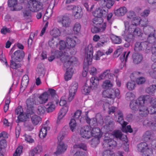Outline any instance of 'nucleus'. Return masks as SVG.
Segmentation results:
<instances>
[{
	"label": "nucleus",
	"instance_id": "nucleus-12",
	"mask_svg": "<svg viewBox=\"0 0 156 156\" xmlns=\"http://www.w3.org/2000/svg\"><path fill=\"white\" fill-rule=\"evenodd\" d=\"M35 99L33 98H29L26 101V105L27 108V111L30 114H33L34 112V109L35 106L37 105Z\"/></svg>",
	"mask_w": 156,
	"mask_h": 156
},
{
	"label": "nucleus",
	"instance_id": "nucleus-27",
	"mask_svg": "<svg viewBox=\"0 0 156 156\" xmlns=\"http://www.w3.org/2000/svg\"><path fill=\"white\" fill-rule=\"evenodd\" d=\"M132 58L135 64L139 63L143 59L142 55L139 53H134L132 55Z\"/></svg>",
	"mask_w": 156,
	"mask_h": 156
},
{
	"label": "nucleus",
	"instance_id": "nucleus-41",
	"mask_svg": "<svg viewBox=\"0 0 156 156\" xmlns=\"http://www.w3.org/2000/svg\"><path fill=\"white\" fill-rule=\"evenodd\" d=\"M7 146L6 140L5 139L0 141V154H4L3 150Z\"/></svg>",
	"mask_w": 156,
	"mask_h": 156
},
{
	"label": "nucleus",
	"instance_id": "nucleus-55",
	"mask_svg": "<svg viewBox=\"0 0 156 156\" xmlns=\"http://www.w3.org/2000/svg\"><path fill=\"white\" fill-rule=\"evenodd\" d=\"M126 87L129 90H133L135 87V83L134 81H129L126 84Z\"/></svg>",
	"mask_w": 156,
	"mask_h": 156
},
{
	"label": "nucleus",
	"instance_id": "nucleus-54",
	"mask_svg": "<svg viewBox=\"0 0 156 156\" xmlns=\"http://www.w3.org/2000/svg\"><path fill=\"white\" fill-rule=\"evenodd\" d=\"M46 108L44 106L41 105L38 106L37 109V112L39 115L43 114L45 112Z\"/></svg>",
	"mask_w": 156,
	"mask_h": 156
},
{
	"label": "nucleus",
	"instance_id": "nucleus-64",
	"mask_svg": "<svg viewBox=\"0 0 156 156\" xmlns=\"http://www.w3.org/2000/svg\"><path fill=\"white\" fill-rule=\"evenodd\" d=\"M149 23V21L147 19L144 18L142 20L140 19V24L142 26L144 27H146L148 25Z\"/></svg>",
	"mask_w": 156,
	"mask_h": 156
},
{
	"label": "nucleus",
	"instance_id": "nucleus-62",
	"mask_svg": "<svg viewBox=\"0 0 156 156\" xmlns=\"http://www.w3.org/2000/svg\"><path fill=\"white\" fill-rule=\"evenodd\" d=\"M114 0H103V2L106 5L107 7L108 8H110L112 7L114 4Z\"/></svg>",
	"mask_w": 156,
	"mask_h": 156
},
{
	"label": "nucleus",
	"instance_id": "nucleus-4",
	"mask_svg": "<svg viewBox=\"0 0 156 156\" xmlns=\"http://www.w3.org/2000/svg\"><path fill=\"white\" fill-rule=\"evenodd\" d=\"M153 44L148 41L137 42L135 44L134 49L137 51L145 50L147 53H148L151 51Z\"/></svg>",
	"mask_w": 156,
	"mask_h": 156
},
{
	"label": "nucleus",
	"instance_id": "nucleus-52",
	"mask_svg": "<svg viewBox=\"0 0 156 156\" xmlns=\"http://www.w3.org/2000/svg\"><path fill=\"white\" fill-rule=\"evenodd\" d=\"M102 22L103 20L101 18L95 17L94 19L93 22L94 24L95 25H96V26L101 25V26L102 25L101 23Z\"/></svg>",
	"mask_w": 156,
	"mask_h": 156
},
{
	"label": "nucleus",
	"instance_id": "nucleus-19",
	"mask_svg": "<svg viewBox=\"0 0 156 156\" xmlns=\"http://www.w3.org/2000/svg\"><path fill=\"white\" fill-rule=\"evenodd\" d=\"M99 118H100V121L102 120V117L101 115L98 114L96 116V118H93L90 119L87 118L86 119V121L91 127L94 128L97 125V121Z\"/></svg>",
	"mask_w": 156,
	"mask_h": 156
},
{
	"label": "nucleus",
	"instance_id": "nucleus-60",
	"mask_svg": "<svg viewBox=\"0 0 156 156\" xmlns=\"http://www.w3.org/2000/svg\"><path fill=\"white\" fill-rule=\"evenodd\" d=\"M58 45L59 46V49L61 51L64 50L66 47V45L65 42L64 41H59Z\"/></svg>",
	"mask_w": 156,
	"mask_h": 156
},
{
	"label": "nucleus",
	"instance_id": "nucleus-56",
	"mask_svg": "<svg viewBox=\"0 0 156 156\" xmlns=\"http://www.w3.org/2000/svg\"><path fill=\"white\" fill-rule=\"evenodd\" d=\"M73 149L80 148L84 150H87V147L86 145L82 143L75 144L73 145Z\"/></svg>",
	"mask_w": 156,
	"mask_h": 156
},
{
	"label": "nucleus",
	"instance_id": "nucleus-24",
	"mask_svg": "<svg viewBox=\"0 0 156 156\" xmlns=\"http://www.w3.org/2000/svg\"><path fill=\"white\" fill-rule=\"evenodd\" d=\"M129 31L134 33V34L138 36H141L142 33L139 28H136L135 26L130 25L129 27Z\"/></svg>",
	"mask_w": 156,
	"mask_h": 156
},
{
	"label": "nucleus",
	"instance_id": "nucleus-5",
	"mask_svg": "<svg viewBox=\"0 0 156 156\" xmlns=\"http://www.w3.org/2000/svg\"><path fill=\"white\" fill-rule=\"evenodd\" d=\"M93 49L91 44H89L85 50V55L84 60V64L86 65L91 64L93 58Z\"/></svg>",
	"mask_w": 156,
	"mask_h": 156
},
{
	"label": "nucleus",
	"instance_id": "nucleus-38",
	"mask_svg": "<svg viewBox=\"0 0 156 156\" xmlns=\"http://www.w3.org/2000/svg\"><path fill=\"white\" fill-rule=\"evenodd\" d=\"M110 38L112 42L114 44H119L122 42L121 38L119 37L112 34L110 36Z\"/></svg>",
	"mask_w": 156,
	"mask_h": 156
},
{
	"label": "nucleus",
	"instance_id": "nucleus-39",
	"mask_svg": "<svg viewBox=\"0 0 156 156\" xmlns=\"http://www.w3.org/2000/svg\"><path fill=\"white\" fill-rule=\"evenodd\" d=\"M112 135L117 139L122 140V132L119 130H115L112 133Z\"/></svg>",
	"mask_w": 156,
	"mask_h": 156
},
{
	"label": "nucleus",
	"instance_id": "nucleus-8",
	"mask_svg": "<svg viewBox=\"0 0 156 156\" xmlns=\"http://www.w3.org/2000/svg\"><path fill=\"white\" fill-rule=\"evenodd\" d=\"M42 3L36 0H30L28 2V8L32 12H37L42 8Z\"/></svg>",
	"mask_w": 156,
	"mask_h": 156
},
{
	"label": "nucleus",
	"instance_id": "nucleus-36",
	"mask_svg": "<svg viewBox=\"0 0 156 156\" xmlns=\"http://www.w3.org/2000/svg\"><path fill=\"white\" fill-rule=\"evenodd\" d=\"M49 96V94H48V92H45L43 93L39 97L41 103L43 104L46 102L48 100Z\"/></svg>",
	"mask_w": 156,
	"mask_h": 156
},
{
	"label": "nucleus",
	"instance_id": "nucleus-18",
	"mask_svg": "<svg viewBox=\"0 0 156 156\" xmlns=\"http://www.w3.org/2000/svg\"><path fill=\"white\" fill-rule=\"evenodd\" d=\"M109 117H108L105 118L106 121H105V125L104 126L103 128L107 132L112 131L115 127L114 122L112 120L108 119Z\"/></svg>",
	"mask_w": 156,
	"mask_h": 156
},
{
	"label": "nucleus",
	"instance_id": "nucleus-46",
	"mask_svg": "<svg viewBox=\"0 0 156 156\" xmlns=\"http://www.w3.org/2000/svg\"><path fill=\"white\" fill-rule=\"evenodd\" d=\"M8 4L9 7H13V11L17 10L16 8V5L17 4V0H8Z\"/></svg>",
	"mask_w": 156,
	"mask_h": 156
},
{
	"label": "nucleus",
	"instance_id": "nucleus-26",
	"mask_svg": "<svg viewBox=\"0 0 156 156\" xmlns=\"http://www.w3.org/2000/svg\"><path fill=\"white\" fill-rule=\"evenodd\" d=\"M67 148V146L62 142H60L57 147V150L55 152L57 155L64 153Z\"/></svg>",
	"mask_w": 156,
	"mask_h": 156
},
{
	"label": "nucleus",
	"instance_id": "nucleus-11",
	"mask_svg": "<svg viewBox=\"0 0 156 156\" xmlns=\"http://www.w3.org/2000/svg\"><path fill=\"white\" fill-rule=\"evenodd\" d=\"M120 92L119 89H116L115 90L110 88L104 91L103 95L105 97L114 99L115 97H117L119 94Z\"/></svg>",
	"mask_w": 156,
	"mask_h": 156
},
{
	"label": "nucleus",
	"instance_id": "nucleus-16",
	"mask_svg": "<svg viewBox=\"0 0 156 156\" xmlns=\"http://www.w3.org/2000/svg\"><path fill=\"white\" fill-rule=\"evenodd\" d=\"M80 135L83 137L87 139L92 136L91 130L89 127L86 126L82 128L80 131Z\"/></svg>",
	"mask_w": 156,
	"mask_h": 156
},
{
	"label": "nucleus",
	"instance_id": "nucleus-44",
	"mask_svg": "<svg viewBox=\"0 0 156 156\" xmlns=\"http://www.w3.org/2000/svg\"><path fill=\"white\" fill-rule=\"evenodd\" d=\"M151 51L152 54L151 57V59L153 61H155V60H156V44L155 42L153 44Z\"/></svg>",
	"mask_w": 156,
	"mask_h": 156
},
{
	"label": "nucleus",
	"instance_id": "nucleus-48",
	"mask_svg": "<svg viewBox=\"0 0 156 156\" xmlns=\"http://www.w3.org/2000/svg\"><path fill=\"white\" fill-rule=\"evenodd\" d=\"M61 33L59 30L57 28H55L52 29L50 32V34L54 38L59 36Z\"/></svg>",
	"mask_w": 156,
	"mask_h": 156
},
{
	"label": "nucleus",
	"instance_id": "nucleus-59",
	"mask_svg": "<svg viewBox=\"0 0 156 156\" xmlns=\"http://www.w3.org/2000/svg\"><path fill=\"white\" fill-rule=\"evenodd\" d=\"M30 9L26 8L23 11V16L26 18H30L31 17V12Z\"/></svg>",
	"mask_w": 156,
	"mask_h": 156
},
{
	"label": "nucleus",
	"instance_id": "nucleus-22",
	"mask_svg": "<svg viewBox=\"0 0 156 156\" xmlns=\"http://www.w3.org/2000/svg\"><path fill=\"white\" fill-rule=\"evenodd\" d=\"M106 27V24L105 23L102 24L101 26H96L94 25V27L91 28V31L93 33L102 32L105 30Z\"/></svg>",
	"mask_w": 156,
	"mask_h": 156
},
{
	"label": "nucleus",
	"instance_id": "nucleus-3",
	"mask_svg": "<svg viewBox=\"0 0 156 156\" xmlns=\"http://www.w3.org/2000/svg\"><path fill=\"white\" fill-rule=\"evenodd\" d=\"M148 96H144L140 97L136 100L131 101L130 107L133 110H136L139 109L140 111V108L141 107H144L145 104V101H147Z\"/></svg>",
	"mask_w": 156,
	"mask_h": 156
},
{
	"label": "nucleus",
	"instance_id": "nucleus-50",
	"mask_svg": "<svg viewBox=\"0 0 156 156\" xmlns=\"http://www.w3.org/2000/svg\"><path fill=\"white\" fill-rule=\"evenodd\" d=\"M47 134V129L46 127H44L41 128L39 133V136L40 138H44Z\"/></svg>",
	"mask_w": 156,
	"mask_h": 156
},
{
	"label": "nucleus",
	"instance_id": "nucleus-28",
	"mask_svg": "<svg viewBox=\"0 0 156 156\" xmlns=\"http://www.w3.org/2000/svg\"><path fill=\"white\" fill-rule=\"evenodd\" d=\"M73 12L74 17L76 18L80 19L82 17V10L80 7L75 6Z\"/></svg>",
	"mask_w": 156,
	"mask_h": 156
},
{
	"label": "nucleus",
	"instance_id": "nucleus-32",
	"mask_svg": "<svg viewBox=\"0 0 156 156\" xmlns=\"http://www.w3.org/2000/svg\"><path fill=\"white\" fill-rule=\"evenodd\" d=\"M33 114H30L28 111H27V114L26 113H22L21 114L19 115L18 116V119L20 122H23L27 120L31 115Z\"/></svg>",
	"mask_w": 156,
	"mask_h": 156
},
{
	"label": "nucleus",
	"instance_id": "nucleus-15",
	"mask_svg": "<svg viewBox=\"0 0 156 156\" xmlns=\"http://www.w3.org/2000/svg\"><path fill=\"white\" fill-rule=\"evenodd\" d=\"M78 84L75 82H73L69 87V96L68 100L71 101L73 98L78 88Z\"/></svg>",
	"mask_w": 156,
	"mask_h": 156
},
{
	"label": "nucleus",
	"instance_id": "nucleus-25",
	"mask_svg": "<svg viewBox=\"0 0 156 156\" xmlns=\"http://www.w3.org/2000/svg\"><path fill=\"white\" fill-rule=\"evenodd\" d=\"M77 40V38L76 37H67L66 38V42L68 46V48H70L74 47L76 45Z\"/></svg>",
	"mask_w": 156,
	"mask_h": 156
},
{
	"label": "nucleus",
	"instance_id": "nucleus-42",
	"mask_svg": "<svg viewBox=\"0 0 156 156\" xmlns=\"http://www.w3.org/2000/svg\"><path fill=\"white\" fill-rule=\"evenodd\" d=\"M156 90V85H153L147 88L146 90V92L150 95H152Z\"/></svg>",
	"mask_w": 156,
	"mask_h": 156
},
{
	"label": "nucleus",
	"instance_id": "nucleus-37",
	"mask_svg": "<svg viewBox=\"0 0 156 156\" xmlns=\"http://www.w3.org/2000/svg\"><path fill=\"white\" fill-rule=\"evenodd\" d=\"M110 69H107L105 70L99 76L98 78V80H101L105 79H107L109 73H110Z\"/></svg>",
	"mask_w": 156,
	"mask_h": 156
},
{
	"label": "nucleus",
	"instance_id": "nucleus-6",
	"mask_svg": "<svg viewBox=\"0 0 156 156\" xmlns=\"http://www.w3.org/2000/svg\"><path fill=\"white\" fill-rule=\"evenodd\" d=\"M96 79L94 77H92L90 80V85L89 86L86 83L82 88L81 91L85 95L88 94L90 92L91 89L94 90L97 88V84L95 82Z\"/></svg>",
	"mask_w": 156,
	"mask_h": 156
},
{
	"label": "nucleus",
	"instance_id": "nucleus-47",
	"mask_svg": "<svg viewBox=\"0 0 156 156\" xmlns=\"http://www.w3.org/2000/svg\"><path fill=\"white\" fill-rule=\"evenodd\" d=\"M46 111H47L48 113L52 112L54 109L55 107V105L52 102L49 103L46 105Z\"/></svg>",
	"mask_w": 156,
	"mask_h": 156
},
{
	"label": "nucleus",
	"instance_id": "nucleus-1",
	"mask_svg": "<svg viewBox=\"0 0 156 156\" xmlns=\"http://www.w3.org/2000/svg\"><path fill=\"white\" fill-rule=\"evenodd\" d=\"M25 54L22 50H18L11 55V60H10V65L12 69H17L21 66V64L17 62H22L24 58Z\"/></svg>",
	"mask_w": 156,
	"mask_h": 156
},
{
	"label": "nucleus",
	"instance_id": "nucleus-20",
	"mask_svg": "<svg viewBox=\"0 0 156 156\" xmlns=\"http://www.w3.org/2000/svg\"><path fill=\"white\" fill-rule=\"evenodd\" d=\"M123 36V39L127 42H132L134 40V35L131 32H129V29L127 31H124Z\"/></svg>",
	"mask_w": 156,
	"mask_h": 156
},
{
	"label": "nucleus",
	"instance_id": "nucleus-51",
	"mask_svg": "<svg viewBox=\"0 0 156 156\" xmlns=\"http://www.w3.org/2000/svg\"><path fill=\"white\" fill-rule=\"evenodd\" d=\"M73 72V70H69V69H68L66 71L64 76L65 79L66 80L68 81L71 78Z\"/></svg>",
	"mask_w": 156,
	"mask_h": 156
},
{
	"label": "nucleus",
	"instance_id": "nucleus-33",
	"mask_svg": "<svg viewBox=\"0 0 156 156\" xmlns=\"http://www.w3.org/2000/svg\"><path fill=\"white\" fill-rule=\"evenodd\" d=\"M41 151V147L40 146H37L30 151L29 153V156H34L35 154H39Z\"/></svg>",
	"mask_w": 156,
	"mask_h": 156
},
{
	"label": "nucleus",
	"instance_id": "nucleus-23",
	"mask_svg": "<svg viewBox=\"0 0 156 156\" xmlns=\"http://www.w3.org/2000/svg\"><path fill=\"white\" fill-rule=\"evenodd\" d=\"M68 107L66 106L63 108L60 111L58 114L56 123L57 124L60 123V120L66 115L68 111Z\"/></svg>",
	"mask_w": 156,
	"mask_h": 156
},
{
	"label": "nucleus",
	"instance_id": "nucleus-10",
	"mask_svg": "<svg viewBox=\"0 0 156 156\" xmlns=\"http://www.w3.org/2000/svg\"><path fill=\"white\" fill-rule=\"evenodd\" d=\"M138 151L143 153V156H149L151 153L152 150L148 147L147 144L146 143H141L137 145Z\"/></svg>",
	"mask_w": 156,
	"mask_h": 156
},
{
	"label": "nucleus",
	"instance_id": "nucleus-61",
	"mask_svg": "<svg viewBox=\"0 0 156 156\" xmlns=\"http://www.w3.org/2000/svg\"><path fill=\"white\" fill-rule=\"evenodd\" d=\"M140 19L137 17H134L132 21V24L131 25L135 26V27L139 24H140Z\"/></svg>",
	"mask_w": 156,
	"mask_h": 156
},
{
	"label": "nucleus",
	"instance_id": "nucleus-13",
	"mask_svg": "<svg viewBox=\"0 0 156 156\" xmlns=\"http://www.w3.org/2000/svg\"><path fill=\"white\" fill-rule=\"evenodd\" d=\"M58 21L61 24L63 27L65 28L69 27L71 23V19L67 14L58 17Z\"/></svg>",
	"mask_w": 156,
	"mask_h": 156
},
{
	"label": "nucleus",
	"instance_id": "nucleus-29",
	"mask_svg": "<svg viewBox=\"0 0 156 156\" xmlns=\"http://www.w3.org/2000/svg\"><path fill=\"white\" fill-rule=\"evenodd\" d=\"M154 136V133L151 131H147L143 134V137L145 140L149 141L153 139Z\"/></svg>",
	"mask_w": 156,
	"mask_h": 156
},
{
	"label": "nucleus",
	"instance_id": "nucleus-45",
	"mask_svg": "<svg viewBox=\"0 0 156 156\" xmlns=\"http://www.w3.org/2000/svg\"><path fill=\"white\" fill-rule=\"evenodd\" d=\"M29 81V79L28 76L27 75H24L22 78L21 85L23 87H27Z\"/></svg>",
	"mask_w": 156,
	"mask_h": 156
},
{
	"label": "nucleus",
	"instance_id": "nucleus-21",
	"mask_svg": "<svg viewBox=\"0 0 156 156\" xmlns=\"http://www.w3.org/2000/svg\"><path fill=\"white\" fill-rule=\"evenodd\" d=\"M117 114L118 118L117 122L121 125L123 129L126 128L127 123L124 121V120L123 115L122 112L120 111H118L117 112Z\"/></svg>",
	"mask_w": 156,
	"mask_h": 156
},
{
	"label": "nucleus",
	"instance_id": "nucleus-17",
	"mask_svg": "<svg viewBox=\"0 0 156 156\" xmlns=\"http://www.w3.org/2000/svg\"><path fill=\"white\" fill-rule=\"evenodd\" d=\"M117 145L116 142L109 137H105L103 143L104 147L113 148Z\"/></svg>",
	"mask_w": 156,
	"mask_h": 156
},
{
	"label": "nucleus",
	"instance_id": "nucleus-31",
	"mask_svg": "<svg viewBox=\"0 0 156 156\" xmlns=\"http://www.w3.org/2000/svg\"><path fill=\"white\" fill-rule=\"evenodd\" d=\"M92 136L94 137L101 138L102 135L101 133L100 129L98 128H93L91 131Z\"/></svg>",
	"mask_w": 156,
	"mask_h": 156
},
{
	"label": "nucleus",
	"instance_id": "nucleus-53",
	"mask_svg": "<svg viewBox=\"0 0 156 156\" xmlns=\"http://www.w3.org/2000/svg\"><path fill=\"white\" fill-rule=\"evenodd\" d=\"M69 125L71 130L72 131H73L76 126V121L75 119H71L69 123Z\"/></svg>",
	"mask_w": 156,
	"mask_h": 156
},
{
	"label": "nucleus",
	"instance_id": "nucleus-9",
	"mask_svg": "<svg viewBox=\"0 0 156 156\" xmlns=\"http://www.w3.org/2000/svg\"><path fill=\"white\" fill-rule=\"evenodd\" d=\"M149 105H144V107H141L140 109V115L141 116H146L148 113L151 114H154L156 112V107L153 105L147 108Z\"/></svg>",
	"mask_w": 156,
	"mask_h": 156
},
{
	"label": "nucleus",
	"instance_id": "nucleus-57",
	"mask_svg": "<svg viewBox=\"0 0 156 156\" xmlns=\"http://www.w3.org/2000/svg\"><path fill=\"white\" fill-rule=\"evenodd\" d=\"M135 97V94L132 92H128L126 94V98L127 101L132 100Z\"/></svg>",
	"mask_w": 156,
	"mask_h": 156
},
{
	"label": "nucleus",
	"instance_id": "nucleus-63",
	"mask_svg": "<svg viewBox=\"0 0 156 156\" xmlns=\"http://www.w3.org/2000/svg\"><path fill=\"white\" fill-rule=\"evenodd\" d=\"M103 156H114V153L113 151L109 150L104 151L102 153Z\"/></svg>",
	"mask_w": 156,
	"mask_h": 156
},
{
	"label": "nucleus",
	"instance_id": "nucleus-35",
	"mask_svg": "<svg viewBox=\"0 0 156 156\" xmlns=\"http://www.w3.org/2000/svg\"><path fill=\"white\" fill-rule=\"evenodd\" d=\"M144 96H148V101H145V104L146 105H151L154 106H156V98H151L150 96L148 95H144Z\"/></svg>",
	"mask_w": 156,
	"mask_h": 156
},
{
	"label": "nucleus",
	"instance_id": "nucleus-34",
	"mask_svg": "<svg viewBox=\"0 0 156 156\" xmlns=\"http://www.w3.org/2000/svg\"><path fill=\"white\" fill-rule=\"evenodd\" d=\"M33 114L32 115H31L30 116L31 118V121L33 123L34 125H36L41 121V119L40 117Z\"/></svg>",
	"mask_w": 156,
	"mask_h": 156
},
{
	"label": "nucleus",
	"instance_id": "nucleus-49",
	"mask_svg": "<svg viewBox=\"0 0 156 156\" xmlns=\"http://www.w3.org/2000/svg\"><path fill=\"white\" fill-rule=\"evenodd\" d=\"M81 28L80 23L78 22L76 23L74 25L73 27V31L75 34L79 33Z\"/></svg>",
	"mask_w": 156,
	"mask_h": 156
},
{
	"label": "nucleus",
	"instance_id": "nucleus-7",
	"mask_svg": "<svg viewBox=\"0 0 156 156\" xmlns=\"http://www.w3.org/2000/svg\"><path fill=\"white\" fill-rule=\"evenodd\" d=\"M145 34L147 36V41L153 44L155 42V30L152 27H144L143 29Z\"/></svg>",
	"mask_w": 156,
	"mask_h": 156
},
{
	"label": "nucleus",
	"instance_id": "nucleus-30",
	"mask_svg": "<svg viewBox=\"0 0 156 156\" xmlns=\"http://www.w3.org/2000/svg\"><path fill=\"white\" fill-rule=\"evenodd\" d=\"M127 10L125 7H120L115 11V15L118 16H123L127 12Z\"/></svg>",
	"mask_w": 156,
	"mask_h": 156
},
{
	"label": "nucleus",
	"instance_id": "nucleus-2",
	"mask_svg": "<svg viewBox=\"0 0 156 156\" xmlns=\"http://www.w3.org/2000/svg\"><path fill=\"white\" fill-rule=\"evenodd\" d=\"M61 61L63 63V69L67 70H73V64H75L77 61V58L74 56L69 58L68 56L62 55L60 58Z\"/></svg>",
	"mask_w": 156,
	"mask_h": 156
},
{
	"label": "nucleus",
	"instance_id": "nucleus-43",
	"mask_svg": "<svg viewBox=\"0 0 156 156\" xmlns=\"http://www.w3.org/2000/svg\"><path fill=\"white\" fill-rule=\"evenodd\" d=\"M112 86V83H111V81L107 80L103 82L102 86L104 89H108L111 88Z\"/></svg>",
	"mask_w": 156,
	"mask_h": 156
},
{
	"label": "nucleus",
	"instance_id": "nucleus-40",
	"mask_svg": "<svg viewBox=\"0 0 156 156\" xmlns=\"http://www.w3.org/2000/svg\"><path fill=\"white\" fill-rule=\"evenodd\" d=\"M56 38H51L48 41V44L49 46L52 48H55L57 47L58 43Z\"/></svg>",
	"mask_w": 156,
	"mask_h": 156
},
{
	"label": "nucleus",
	"instance_id": "nucleus-58",
	"mask_svg": "<svg viewBox=\"0 0 156 156\" xmlns=\"http://www.w3.org/2000/svg\"><path fill=\"white\" fill-rule=\"evenodd\" d=\"M144 125H145L146 126H149L152 129L156 130V123H153L151 122H144Z\"/></svg>",
	"mask_w": 156,
	"mask_h": 156
},
{
	"label": "nucleus",
	"instance_id": "nucleus-14",
	"mask_svg": "<svg viewBox=\"0 0 156 156\" xmlns=\"http://www.w3.org/2000/svg\"><path fill=\"white\" fill-rule=\"evenodd\" d=\"M108 12V9L106 7H98L93 12V15L96 17H105Z\"/></svg>",
	"mask_w": 156,
	"mask_h": 156
}]
</instances>
